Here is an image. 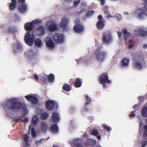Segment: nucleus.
<instances>
[{"instance_id":"nucleus-6","label":"nucleus","mask_w":147,"mask_h":147,"mask_svg":"<svg viewBox=\"0 0 147 147\" xmlns=\"http://www.w3.org/2000/svg\"><path fill=\"white\" fill-rule=\"evenodd\" d=\"M144 2L143 4L144 5V8L146 9L147 11L144 10L142 8L140 9V12L138 15V18H142L143 17V15L146 16H147V0H142Z\"/></svg>"},{"instance_id":"nucleus-25","label":"nucleus","mask_w":147,"mask_h":147,"mask_svg":"<svg viewBox=\"0 0 147 147\" xmlns=\"http://www.w3.org/2000/svg\"><path fill=\"white\" fill-rule=\"evenodd\" d=\"M48 128L47 124L45 122L42 123L41 131L43 132H45Z\"/></svg>"},{"instance_id":"nucleus-29","label":"nucleus","mask_w":147,"mask_h":147,"mask_svg":"<svg viewBox=\"0 0 147 147\" xmlns=\"http://www.w3.org/2000/svg\"><path fill=\"white\" fill-rule=\"evenodd\" d=\"M122 34L124 36L125 40H127L129 37V34L128 33L127 30L125 29L122 31Z\"/></svg>"},{"instance_id":"nucleus-64","label":"nucleus","mask_w":147,"mask_h":147,"mask_svg":"<svg viewBox=\"0 0 147 147\" xmlns=\"http://www.w3.org/2000/svg\"><path fill=\"white\" fill-rule=\"evenodd\" d=\"M53 147H58V146L57 145H54Z\"/></svg>"},{"instance_id":"nucleus-12","label":"nucleus","mask_w":147,"mask_h":147,"mask_svg":"<svg viewBox=\"0 0 147 147\" xmlns=\"http://www.w3.org/2000/svg\"><path fill=\"white\" fill-rule=\"evenodd\" d=\"M36 30L39 36L43 35L45 33L46 29L44 26H39L37 27Z\"/></svg>"},{"instance_id":"nucleus-14","label":"nucleus","mask_w":147,"mask_h":147,"mask_svg":"<svg viewBox=\"0 0 147 147\" xmlns=\"http://www.w3.org/2000/svg\"><path fill=\"white\" fill-rule=\"evenodd\" d=\"M59 120V116L58 113H53L51 116V121L53 122L57 123Z\"/></svg>"},{"instance_id":"nucleus-50","label":"nucleus","mask_w":147,"mask_h":147,"mask_svg":"<svg viewBox=\"0 0 147 147\" xmlns=\"http://www.w3.org/2000/svg\"><path fill=\"white\" fill-rule=\"evenodd\" d=\"M81 5L83 6H86L87 4L85 2H82L81 3Z\"/></svg>"},{"instance_id":"nucleus-20","label":"nucleus","mask_w":147,"mask_h":147,"mask_svg":"<svg viewBox=\"0 0 147 147\" xmlns=\"http://www.w3.org/2000/svg\"><path fill=\"white\" fill-rule=\"evenodd\" d=\"M75 81L74 86L75 87L79 88L81 86L82 84V82L79 78L75 79Z\"/></svg>"},{"instance_id":"nucleus-24","label":"nucleus","mask_w":147,"mask_h":147,"mask_svg":"<svg viewBox=\"0 0 147 147\" xmlns=\"http://www.w3.org/2000/svg\"><path fill=\"white\" fill-rule=\"evenodd\" d=\"M63 90L66 91H70L71 89V86L67 84H64L62 87Z\"/></svg>"},{"instance_id":"nucleus-22","label":"nucleus","mask_w":147,"mask_h":147,"mask_svg":"<svg viewBox=\"0 0 147 147\" xmlns=\"http://www.w3.org/2000/svg\"><path fill=\"white\" fill-rule=\"evenodd\" d=\"M129 59L125 58H123L121 60V62L123 66H127L129 64Z\"/></svg>"},{"instance_id":"nucleus-49","label":"nucleus","mask_w":147,"mask_h":147,"mask_svg":"<svg viewBox=\"0 0 147 147\" xmlns=\"http://www.w3.org/2000/svg\"><path fill=\"white\" fill-rule=\"evenodd\" d=\"M8 32L9 33L12 32V27L11 26H10L8 28Z\"/></svg>"},{"instance_id":"nucleus-45","label":"nucleus","mask_w":147,"mask_h":147,"mask_svg":"<svg viewBox=\"0 0 147 147\" xmlns=\"http://www.w3.org/2000/svg\"><path fill=\"white\" fill-rule=\"evenodd\" d=\"M103 128L107 130V131H109L111 130V128L110 127L106 125H104L103 126Z\"/></svg>"},{"instance_id":"nucleus-21","label":"nucleus","mask_w":147,"mask_h":147,"mask_svg":"<svg viewBox=\"0 0 147 147\" xmlns=\"http://www.w3.org/2000/svg\"><path fill=\"white\" fill-rule=\"evenodd\" d=\"M17 3L16 0H12L9 7V10L11 11L13 10L16 7Z\"/></svg>"},{"instance_id":"nucleus-42","label":"nucleus","mask_w":147,"mask_h":147,"mask_svg":"<svg viewBox=\"0 0 147 147\" xmlns=\"http://www.w3.org/2000/svg\"><path fill=\"white\" fill-rule=\"evenodd\" d=\"M16 46L17 47V51H20L22 49V47L21 44L20 43H17V46Z\"/></svg>"},{"instance_id":"nucleus-17","label":"nucleus","mask_w":147,"mask_h":147,"mask_svg":"<svg viewBox=\"0 0 147 147\" xmlns=\"http://www.w3.org/2000/svg\"><path fill=\"white\" fill-rule=\"evenodd\" d=\"M47 29L50 32H53L57 29V25L54 23H52L49 25L47 27Z\"/></svg>"},{"instance_id":"nucleus-62","label":"nucleus","mask_w":147,"mask_h":147,"mask_svg":"<svg viewBox=\"0 0 147 147\" xmlns=\"http://www.w3.org/2000/svg\"><path fill=\"white\" fill-rule=\"evenodd\" d=\"M97 138L98 140H101V136L100 135H99V136H97Z\"/></svg>"},{"instance_id":"nucleus-26","label":"nucleus","mask_w":147,"mask_h":147,"mask_svg":"<svg viewBox=\"0 0 147 147\" xmlns=\"http://www.w3.org/2000/svg\"><path fill=\"white\" fill-rule=\"evenodd\" d=\"M141 113L143 116L147 117V106L144 107L142 108Z\"/></svg>"},{"instance_id":"nucleus-5","label":"nucleus","mask_w":147,"mask_h":147,"mask_svg":"<svg viewBox=\"0 0 147 147\" xmlns=\"http://www.w3.org/2000/svg\"><path fill=\"white\" fill-rule=\"evenodd\" d=\"M109 78L107 74L106 73L102 74L99 77L100 83L102 84H105L107 83L109 84L111 83V80H109Z\"/></svg>"},{"instance_id":"nucleus-3","label":"nucleus","mask_w":147,"mask_h":147,"mask_svg":"<svg viewBox=\"0 0 147 147\" xmlns=\"http://www.w3.org/2000/svg\"><path fill=\"white\" fill-rule=\"evenodd\" d=\"M100 47L97 49L95 51L94 54L96 56V59L98 61L102 62L105 59L106 56L105 52L101 51Z\"/></svg>"},{"instance_id":"nucleus-54","label":"nucleus","mask_w":147,"mask_h":147,"mask_svg":"<svg viewBox=\"0 0 147 147\" xmlns=\"http://www.w3.org/2000/svg\"><path fill=\"white\" fill-rule=\"evenodd\" d=\"M28 119L27 117L25 118L24 119L22 120L23 121H24L25 122H27L28 121Z\"/></svg>"},{"instance_id":"nucleus-7","label":"nucleus","mask_w":147,"mask_h":147,"mask_svg":"<svg viewBox=\"0 0 147 147\" xmlns=\"http://www.w3.org/2000/svg\"><path fill=\"white\" fill-rule=\"evenodd\" d=\"M53 38L55 42L57 43H62L64 41V38L63 35L58 33H55Z\"/></svg>"},{"instance_id":"nucleus-43","label":"nucleus","mask_w":147,"mask_h":147,"mask_svg":"<svg viewBox=\"0 0 147 147\" xmlns=\"http://www.w3.org/2000/svg\"><path fill=\"white\" fill-rule=\"evenodd\" d=\"M136 110H134L133 111H131L130 112V114L129 115V116L130 117H135V113L136 112Z\"/></svg>"},{"instance_id":"nucleus-41","label":"nucleus","mask_w":147,"mask_h":147,"mask_svg":"<svg viewBox=\"0 0 147 147\" xmlns=\"http://www.w3.org/2000/svg\"><path fill=\"white\" fill-rule=\"evenodd\" d=\"M32 136V137H35L36 136V134L35 132L34 128H33L31 130Z\"/></svg>"},{"instance_id":"nucleus-8","label":"nucleus","mask_w":147,"mask_h":147,"mask_svg":"<svg viewBox=\"0 0 147 147\" xmlns=\"http://www.w3.org/2000/svg\"><path fill=\"white\" fill-rule=\"evenodd\" d=\"M54 101L51 100H48L45 103V108L47 110H52L54 108Z\"/></svg>"},{"instance_id":"nucleus-28","label":"nucleus","mask_w":147,"mask_h":147,"mask_svg":"<svg viewBox=\"0 0 147 147\" xmlns=\"http://www.w3.org/2000/svg\"><path fill=\"white\" fill-rule=\"evenodd\" d=\"M42 41L39 38L36 39L34 43V45L37 47H40L41 46Z\"/></svg>"},{"instance_id":"nucleus-15","label":"nucleus","mask_w":147,"mask_h":147,"mask_svg":"<svg viewBox=\"0 0 147 147\" xmlns=\"http://www.w3.org/2000/svg\"><path fill=\"white\" fill-rule=\"evenodd\" d=\"M83 26L80 24H77L74 26V29L76 33H79L83 32L84 30Z\"/></svg>"},{"instance_id":"nucleus-40","label":"nucleus","mask_w":147,"mask_h":147,"mask_svg":"<svg viewBox=\"0 0 147 147\" xmlns=\"http://www.w3.org/2000/svg\"><path fill=\"white\" fill-rule=\"evenodd\" d=\"M33 24H37L40 23L42 22L41 20H35L32 22Z\"/></svg>"},{"instance_id":"nucleus-60","label":"nucleus","mask_w":147,"mask_h":147,"mask_svg":"<svg viewBox=\"0 0 147 147\" xmlns=\"http://www.w3.org/2000/svg\"><path fill=\"white\" fill-rule=\"evenodd\" d=\"M143 48L145 49H146L147 48V45L146 44H144L143 46Z\"/></svg>"},{"instance_id":"nucleus-13","label":"nucleus","mask_w":147,"mask_h":147,"mask_svg":"<svg viewBox=\"0 0 147 147\" xmlns=\"http://www.w3.org/2000/svg\"><path fill=\"white\" fill-rule=\"evenodd\" d=\"M47 46L49 48L52 49H53L55 47L54 43L53 40L51 38H47L46 41Z\"/></svg>"},{"instance_id":"nucleus-52","label":"nucleus","mask_w":147,"mask_h":147,"mask_svg":"<svg viewBox=\"0 0 147 147\" xmlns=\"http://www.w3.org/2000/svg\"><path fill=\"white\" fill-rule=\"evenodd\" d=\"M117 33L119 38L121 37V36L122 34L121 32L118 31L117 32Z\"/></svg>"},{"instance_id":"nucleus-38","label":"nucleus","mask_w":147,"mask_h":147,"mask_svg":"<svg viewBox=\"0 0 147 147\" xmlns=\"http://www.w3.org/2000/svg\"><path fill=\"white\" fill-rule=\"evenodd\" d=\"M141 143L142 145L141 147H145L147 145V141L145 140H143L141 141Z\"/></svg>"},{"instance_id":"nucleus-47","label":"nucleus","mask_w":147,"mask_h":147,"mask_svg":"<svg viewBox=\"0 0 147 147\" xmlns=\"http://www.w3.org/2000/svg\"><path fill=\"white\" fill-rule=\"evenodd\" d=\"M16 46H17V43L16 44L13 45V50L14 52H17V47Z\"/></svg>"},{"instance_id":"nucleus-59","label":"nucleus","mask_w":147,"mask_h":147,"mask_svg":"<svg viewBox=\"0 0 147 147\" xmlns=\"http://www.w3.org/2000/svg\"><path fill=\"white\" fill-rule=\"evenodd\" d=\"M65 1L68 3H71L72 2L71 0H65Z\"/></svg>"},{"instance_id":"nucleus-61","label":"nucleus","mask_w":147,"mask_h":147,"mask_svg":"<svg viewBox=\"0 0 147 147\" xmlns=\"http://www.w3.org/2000/svg\"><path fill=\"white\" fill-rule=\"evenodd\" d=\"M84 110L86 112H87L88 111V109L86 108V107H85V108L84 109Z\"/></svg>"},{"instance_id":"nucleus-36","label":"nucleus","mask_w":147,"mask_h":147,"mask_svg":"<svg viewBox=\"0 0 147 147\" xmlns=\"http://www.w3.org/2000/svg\"><path fill=\"white\" fill-rule=\"evenodd\" d=\"M29 138L27 134H26L25 135L24 137V140L25 144H29L28 142Z\"/></svg>"},{"instance_id":"nucleus-53","label":"nucleus","mask_w":147,"mask_h":147,"mask_svg":"<svg viewBox=\"0 0 147 147\" xmlns=\"http://www.w3.org/2000/svg\"><path fill=\"white\" fill-rule=\"evenodd\" d=\"M25 1V0H18V1L19 3H24Z\"/></svg>"},{"instance_id":"nucleus-19","label":"nucleus","mask_w":147,"mask_h":147,"mask_svg":"<svg viewBox=\"0 0 147 147\" xmlns=\"http://www.w3.org/2000/svg\"><path fill=\"white\" fill-rule=\"evenodd\" d=\"M105 20H99L96 24V27L98 29H102L105 26Z\"/></svg>"},{"instance_id":"nucleus-16","label":"nucleus","mask_w":147,"mask_h":147,"mask_svg":"<svg viewBox=\"0 0 147 147\" xmlns=\"http://www.w3.org/2000/svg\"><path fill=\"white\" fill-rule=\"evenodd\" d=\"M49 130L54 133L57 134L59 131L57 125L55 124L52 125L49 128Z\"/></svg>"},{"instance_id":"nucleus-18","label":"nucleus","mask_w":147,"mask_h":147,"mask_svg":"<svg viewBox=\"0 0 147 147\" xmlns=\"http://www.w3.org/2000/svg\"><path fill=\"white\" fill-rule=\"evenodd\" d=\"M19 11L21 13L25 12L27 10V6L25 3H23L20 5L18 8Z\"/></svg>"},{"instance_id":"nucleus-35","label":"nucleus","mask_w":147,"mask_h":147,"mask_svg":"<svg viewBox=\"0 0 147 147\" xmlns=\"http://www.w3.org/2000/svg\"><path fill=\"white\" fill-rule=\"evenodd\" d=\"M144 131L143 133V136L144 137H146L147 136V125L144 126Z\"/></svg>"},{"instance_id":"nucleus-1","label":"nucleus","mask_w":147,"mask_h":147,"mask_svg":"<svg viewBox=\"0 0 147 147\" xmlns=\"http://www.w3.org/2000/svg\"><path fill=\"white\" fill-rule=\"evenodd\" d=\"M4 106L10 111L17 112L23 109V105L18 101L16 98H12L6 101Z\"/></svg>"},{"instance_id":"nucleus-44","label":"nucleus","mask_w":147,"mask_h":147,"mask_svg":"<svg viewBox=\"0 0 147 147\" xmlns=\"http://www.w3.org/2000/svg\"><path fill=\"white\" fill-rule=\"evenodd\" d=\"M22 118V116H20L18 118H13V121L15 122L16 123L18 122L19 121L21 120Z\"/></svg>"},{"instance_id":"nucleus-57","label":"nucleus","mask_w":147,"mask_h":147,"mask_svg":"<svg viewBox=\"0 0 147 147\" xmlns=\"http://www.w3.org/2000/svg\"><path fill=\"white\" fill-rule=\"evenodd\" d=\"M43 83L45 84H46L47 83V80L46 79L43 80Z\"/></svg>"},{"instance_id":"nucleus-9","label":"nucleus","mask_w":147,"mask_h":147,"mask_svg":"<svg viewBox=\"0 0 147 147\" xmlns=\"http://www.w3.org/2000/svg\"><path fill=\"white\" fill-rule=\"evenodd\" d=\"M25 97L28 101L31 102L33 104H36L38 102V100L37 98L36 97L28 94L25 96Z\"/></svg>"},{"instance_id":"nucleus-11","label":"nucleus","mask_w":147,"mask_h":147,"mask_svg":"<svg viewBox=\"0 0 147 147\" xmlns=\"http://www.w3.org/2000/svg\"><path fill=\"white\" fill-rule=\"evenodd\" d=\"M134 32L138 36L145 37L147 36V32L142 29H139L137 30H135Z\"/></svg>"},{"instance_id":"nucleus-10","label":"nucleus","mask_w":147,"mask_h":147,"mask_svg":"<svg viewBox=\"0 0 147 147\" xmlns=\"http://www.w3.org/2000/svg\"><path fill=\"white\" fill-rule=\"evenodd\" d=\"M69 22V21L68 19L64 17L62 19L60 23V26L63 29H65L68 26Z\"/></svg>"},{"instance_id":"nucleus-39","label":"nucleus","mask_w":147,"mask_h":147,"mask_svg":"<svg viewBox=\"0 0 147 147\" xmlns=\"http://www.w3.org/2000/svg\"><path fill=\"white\" fill-rule=\"evenodd\" d=\"M129 42L130 43V44L129 45V48L130 49H131L134 46V41L130 40Z\"/></svg>"},{"instance_id":"nucleus-55","label":"nucleus","mask_w":147,"mask_h":147,"mask_svg":"<svg viewBox=\"0 0 147 147\" xmlns=\"http://www.w3.org/2000/svg\"><path fill=\"white\" fill-rule=\"evenodd\" d=\"M98 19L99 20H102V16L101 15H99L98 16Z\"/></svg>"},{"instance_id":"nucleus-46","label":"nucleus","mask_w":147,"mask_h":147,"mask_svg":"<svg viewBox=\"0 0 147 147\" xmlns=\"http://www.w3.org/2000/svg\"><path fill=\"white\" fill-rule=\"evenodd\" d=\"M80 0H78L77 1H74V7H76L77 5L80 3Z\"/></svg>"},{"instance_id":"nucleus-34","label":"nucleus","mask_w":147,"mask_h":147,"mask_svg":"<svg viewBox=\"0 0 147 147\" xmlns=\"http://www.w3.org/2000/svg\"><path fill=\"white\" fill-rule=\"evenodd\" d=\"M90 134L95 136H98L99 134L97 130H93L90 131Z\"/></svg>"},{"instance_id":"nucleus-2","label":"nucleus","mask_w":147,"mask_h":147,"mask_svg":"<svg viewBox=\"0 0 147 147\" xmlns=\"http://www.w3.org/2000/svg\"><path fill=\"white\" fill-rule=\"evenodd\" d=\"M34 26L32 22H27L24 25L25 29L28 32L25 36L24 40L26 44L30 46H32L33 45L34 36L33 32L29 31L32 30Z\"/></svg>"},{"instance_id":"nucleus-30","label":"nucleus","mask_w":147,"mask_h":147,"mask_svg":"<svg viewBox=\"0 0 147 147\" xmlns=\"http://www.w3.org/2000/svg\"><path fill=\"white\" fill-rule=\"evenodd\" d=\"M49 114L47 113L44 112L42 113L40 116L41 119L44 120L47 119L49 117Z\"/></svg>"},{"instance_id":"nucleus-31","label":"nucleus","mask_w":147,"mask_h":147,"mask_svg":"<svg viewBox=\"0 0 147 147\" xmlns=\"http://www.w3.org/2000/svg\"><path fill=\"white\" fill-rule=\"evenodd\" d=\"M55 76L53 74H51L48 75V79L50 82L53 83V82Z\"/></svg>"},{"instance_id":"nucleus-51","label":"nucleus","mask_w":147,"mask_h":147,"mask_svg":"<svg viewBox=\"0 0 147 147\" xmlns=\"http://www.w3.org/2000/svg\"><path fill=\"white\" fill-rule=\"evenodd\" d=\"M34 78L36 79V81H38V76L36 74H35L34 75Z\"/></svg>"},{"instance_id":"nucleus-63","label":"nucleus","mask_w":147,"mask_h":147,"mask_svg":"<svg viewBox=\"0 0 147 147\" xmlns=\"http://www.w3.org/2000/svg\"><path fill=\"white\" fill-rule=\"evenodd\" d=\"M112 16L109 15L107 17V18H109L110 17H111Z\"/></svg>"},{"instance_id":"nucleus-58","label":"nucleus","mask_w":147,"mask_h":147,"mask_svg":"<svg viewBox=\"0 0 147 147\" xmlns=\"http://www.w3.org/2000/svg\"><path fill=\"white\" fill-rule=\"evenodd\" d=\"M30 145L29 144H25L24 146V147H30Z\"/></svg>"},{"instance_id":"nucleus-37","label":"nucleus","mask_w":147,"mask_h":147,"mask_svg":"<svg viewBox=\"0 0 147 147\" xmlns=\"http://www.w3.org/2000/svg\"><path fill=\"white\" fill-rule=\"evenodd\" d=\"M94 12L93 10L88 11H87L86 16L89 17L92 16L94 13Z\"/></svg>"},{"instance_id":"nucleus-48","label":"nucleus","mask_w":147,"mask_h":147,"mask_svg":"<svg viewBox=\"0 0 147 147\" xmlns=\"http://www.w3.org/2000/svg\"><path fill=\"white\" fill-rule=\"evenodd\" d=\"M84 10L83 9H82L80 11L78 12L77 14L79 15H80L83 12H84Z\"/></svg>"},{"instance_id":"nucleus-23","label":"nucleus","mask_w":147,"mask_h":147,"mask_svg":"<svg viewBox=\"0 0 147 147\" xmlns=\"http://www.w3.org/2000/svg\"><path fill=\"white\" fill-rule=\"evenodd\" d=\"M135 62L134 63V66L135 68H137L138 69H140L142 68V66L140 63L138 62H136V59L133 60Z\"/></svg>"},{"instance_id":"nucleus-33","label":"nucleus","mask_w":147,"mask_h":147,"mask_svg":"<svg viewBox=\"0 0 147 147\" xmlns=\"http://www.w3.org/2000/svg\"><path fill=\"white\" fill-rule=\"evenodd\" d=\"M86 102L85 103V105L86 106L87 105L90 104L91 102V100L90 98L88 95L86 96Z\"/></svg>"},{"instance_id":"nucleus-56","label":"nucleus","mask_w":147,"mask_h":147,"mask_svg":"<svg viewBox=\"0 0 147 147\" xmlns=\"http://www.w3.org/2000/svg\"><path fill=\"white\" fill-rule=\"evenodd\" d=\"M43 140V139H41L39 141H36V144H38V143L41 142Z\"/></svg>"},{"instance_id":"nucleus-27","label":"nucleus","mask_w":147,"mask_h":147,"mask_svg":"<svg viewBox=\"0 0 147 147\" xmlns=\"http://www.w3.org/2000/svg\"><path fill=\"white\" fill-rule=\"evenodd\" d=\"M73 144L76 147H81L82 146L80 142V140L78 139H76L74 140Z\"/></svg>"},{"instance_id":"nucleus-32","label":"nucleus","mask_w":147,"mask_h":147,"mask_svg":"<svg viewBox=\"0 0 147 147\" xmlns=\"http://www.w3.org/2000/svg\"><path fill=\"white\" fill-rule=\"evenodd\" d=\"M38 120V118L36 116H34L32 118V123L34 125L36 124Z\"/></svg>"},{"instance_id":"nucleus-4","label":"nucleus","mask_w":147,"mask_h":147,"mask_svg":"<svg viewBox=\"0 0 147 147\" xmlns=\"http://www.w3.org/2000/svg\"><path fill=\"white\" fill-rule=\"evenodd\" d=\"M102 39L103 43L106 44L111 42L113 39L111 32L109 31L104 32L102 34Z\"/></svg>"}]
</instances>
